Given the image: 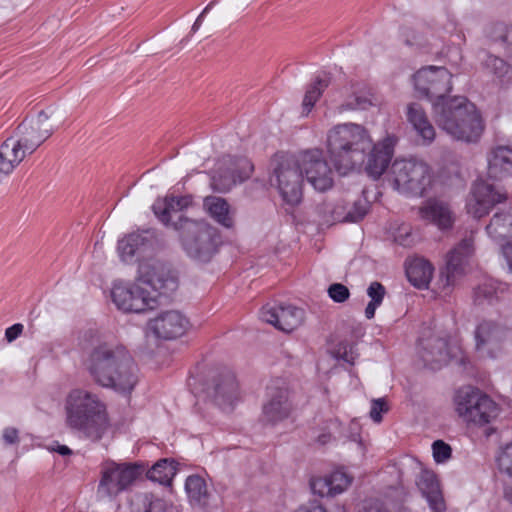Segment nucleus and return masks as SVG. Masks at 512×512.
Returning <instances> with one entry per match:
<instances>
[{
    "label": "nucleus",
    "mask_w": 512,
    "mask_h": 512,
    "mask_svg": "<svg viewBox=\"0 0 512 512\" xmlns=\"http://www.w3.org/2000/svg\"><path fill=\"white\" fill-rule=\"evenodd\" d=\"M143 472V466L138 464L111 463L107 465L102 471L98 495L102 498L118 495L127 489Z\"/></svg>",
    "instance_id": "f8f14e48"
},
{
    "label": "nucleus",
    "mask_w": 512,
    "mask_h": 512,
    "mask_svg": "<svg viewBox=\"0 0 512 512\" xmlns=\"http://www.w3.org/2000/svg\"><path fill=\"white\" fill-rule=\"evenodd\" d=\"M311 489L314 494L321 497H333L328 477H319L311 481Z\"/></svg>",
    "instance_id": "09e8293b"
},
{
    "label": "nucleus",
    "mask_w": 512,
    "mask_h": 512,
    "mask_svg": "<svg viewBox=\"0 0 512 512\" xmlns=\"http://www.w3.org/2000/svg\"><path fill=\"white\" fill-rule=\"evenodd\" d=\"M389 407L384 398L373 399L371 402L370 417L374 422H381L382 413L388 412Z\"/></svg>",
    "instance_id": "3c124183"
},
{
    "label": "nucleus",
    "mask_w": 512,
    "mask_h": 512,
    "mask_svg": "<svg viewBox=\"0 0 512 512\" xmlns=\"http://www.w3.org/2000/svg\"><path fill=\"white\" fill-rule=\"evenodd\" d=\"M402 37L407 46L414 47L416 49H421L428 45V38L426 34L413 27H405L402 30Z\"/></svg>",
    "instance_id": "ea45409f"
},
{
    "label": "nucleus",
    "mask_w": 512,
    "mask_h": 512,
    "mask_svg": "<svg viewBox=\"0 0 512 512\" xmlns=\"http://www.w3.org/2000/svg\"><path fill=\"white\" fill-rule=\"evenodd\" d=\"M433 116L439 128L455 140L475 143L484 131L479 111L466 97L456 96L445 103H434Z\"/></svg>",
    "instance_id": "7ed1b4c3"
},
{
    "label": "nucleus",
    "mask_w": 512,
    "mask_h": 512,
    "mask_svg": "<svg viewBox=\"0 0 512 512\" xmlns=\"http://www.w3.org/2000/svg\"><path fill=\"white\" fill-rule=\"evenodd\" d=\"M421 358L432 370L440 369L448 361L447 342L439 337L428 339L424 344Z\"/></svg>",
    "instance_id": "cd10ccee"
},
{
    "label": "nucleus",
    "mask_w": 512,
    "mask_h": 512,
    "mask_svg": "<svg viewBox=\"0 0 512 512\" xmlns=\"http://www.w3.org/2000/svg\"><path fill=\"white\" fill-rule=\"evenodd\" d=\"M504 498L512 504V486H507L504 489Z\"/></svg>",
    "instance_id": "e2e57ef3"
},
{
    "label": "nucleus",
    "mask_w": 512,
    "mask_h": 512,
    "mask_svg": "<svg viewBox=\"0 0 512 512\" xmlns=\"http://www.w3.org/2000/svg\"><path fill=\"white\" fill-rule=\"evenodd\" d=\"M330 439H331V435H330V434H326V433H324V434H321V435L318 437L317 441H318L320 444L324 445V444L328 443V442L330 441Z\"/></svg>",
    "instance_id": "0e129e2a"
},
{
    "label": "nucleus",
    "mask_w": 512,
    "mask_h": 512,
    "mask_svg": "<svg viewBox=\"0 0 512 512\" xmlns=\"http://www.w3.org/2000/svg\"><path fill=\"white\" fill-rule=\"evenodd\" d=\"M505 336L504 330L490 321H483L475 330L476 348L494 357V352L499 349Z\"/></svg>",
    "instance_id": "b1692460"
},
{
    "label": "nucleus",
    "mask_w": 512,
    "mask_h": 512,
    "mask_svg": "<svg viewBox=\"0 0 512 512\" xmlns=\"http://www.w3.org/2000/svg\"><path fill=\"white\" fill-rule=\"evenodd\" d=\"M272 166L271 184L277 187L286 203L298 204L302 199L303 172L301 164L292 155L276 154L272 160Z\"/></svg>",
    "instance_id": "0eeeda50"
},
{
    "label": "nucleus",
    "mask_w": 512,
    "mask_h": 512,
    "mask_svg": "<svg viewBox=\"0 0 512 512\" xmlns=\"http://www.w3.org/2000/svg\"><path fill=\"white\" fill-rule=\"evenodd\" d=\"M401 236L397 237L396 240L401 244V245H406L407 242L405 239H400Z\"/></svg>",
    "instance_id": "69168bd1"
},
{
    "label": "nucleus",
    "mask_w": 512,
    "mask_h": 512,
    "mask_svg": "<svg viewBox=\"0 0 512 512\" xmlns=\"http://www.w3.org/2000/svg\"><path fill=\"white\" fill-rule=\"evenodd\" d=\"M295 512H327V511L323 506H321L315 502H312V503L301 505Z\"/></svg>",
    "instance_id": "6e6d98bb"
},
{
    "label": "nucleus",
    "mask_w": 512,
    "mask_h": 512,
    "mask_svg": "<svg viewBox=\"0 0 512 512\" xmlns=\"http://www.w3.org/2000/svg\"><path fill=\"white\" fill-rule=\"evenodd\" d=\"M253 169V164L245 157H224L211 177L210 186L215 192H228L237 182L248 179Z\"/></svg>",
    "instance_id": "4468645a"
},
{
    "label": "nucleus",
    "mask_w": 512,
    "mask_h": 512,
    "mask_svg": "<svg viewBox=\"0 0 512 512\" xmlns=\"http://www.w3.org/2000/svg\"><path fill=\"white\" fill-rule=\"evenodd\" d=\"M153 211L157 218L165 225H171L175 230L180 232L178 224L184 220H190L183 216L176 206L174 196L158 199L153 204Z\"/></svg>",
    "instance_id": "7c9ffc66"
},
{
    "label": "nucleus",
    "mask_w": 512,
    "mask_h": 512,
    "mask_svg": "<svg viewBox=\"0 0 512 512\" xmlns=\"http://www.w3.org/2000/svg\"><path fill=\"white\" fill-rule=\"evenodd\" d=\"M2 439L7 445L17 444L19 442V431L14 427L5 428Z\"/></svg>",
    "instance_id": "864d4df0"
},
{
    "label": "nucleus",
    "mask_w": 512,
    "mask_h": 512,
    "mask_svg": "<svg viewBox=\"0 0 512 512\" xmlns=\"http://www.w3.org/2000/svg\"><path fill=\"white\" fill-rule=\"evenodd\" d=\"M293 410L291 393L286 386L272 384L267 387L266 401L262 406L263 421L275 425L288 419Z\"/></svg>",
    "instance_id": "2eb2a0df"
},
{
    "label": "nucleus",
    "mask_w": 512,
    "mask_h": 512,
    "mask_svg": "<svg viewBox=\"0 0 512 512\" xmlns=\"http://www.w3.org/2000/svg\"><path fill=\"white\" fill-rule=\"evenodd\" d=\"M207 396L220 408H232L238 398V383L230 371L213 376L206 387Z\"/></svg>",
    "instance_id": "6ab92c4d"
},
{
    "label": "nucleus",
    "mask_w": 512,
    "mask_h": 512,
    "mask_svg": "<svg viewBox=\"0 0 512 512\" xmlns=\"http://www.w3.org/2000/svg\"><path fill=\"white\" fill-rule=\"evenodd\" d=\"M433 457L437 463H443L451 458L452 449L450 445L442 440H436L433 445Z\"/></svg>",
    "instance_id": "a18cd8bd"
},
{
    "label": "nucleus",
    "mask_w": 512,
    "mask_h": 512,
    "mask_svg": "<svg viewBox=\"0 0 512 512\" xmlns=\"http://www.w3.org/2000/svg\"><path fill=\"white\" fill-rule=\"evenodd\" d=\"M329 297L336 303H343L350 297L349 289L341 283H333L328 288Z\"/></svg>",
    "instance_id": "de8ad7c7"
},
{
    "label": "nucleus",
    "mask_w": 512,
    "mask_h": 512,
    "mask_svg": "<svg viewBox=\"0 0 512 512\" xmlns=\"http://www.w3.org/2000/svg\"><path fill=\"white\" fill-rule=\"evenodd\" d=\"M416 484L422 495L429 503L433 512H443L445 503L442 497L437 477L433 471L422 470L417 478Z\"/></svg>",
    "instance_id": "393cba45"
},
{
    "label": "nucleus",
    "mask_w": 512,
    "mask_h": 512,
    "mask_svg": "<svg viewBox=\"0 0 512 512\" xmlns=\"http://www.w3.org/2000/svg\"><path fill=\"white\" fill-rule=\"evenodd\" d=\"M495 297L496 292L490 285L483 284L474 290V302L478 305L483 304L485 301L491 303Z\"/></svg>",
    "instance_id": "49530a36"
},
{
    "label": "nucleus",
    "mask_w": 512,
    "mask_h": 512,
    "mask_svg": "<svg viewBox=\"0 0 512 512\" xmlns=\"http://www.w3.org/2000/svg\"><path fill=\"white\" fill-rule=\"evenodd\" d=\"M329 86V79L317 78L315 83L309 86L303 99V114L307 115L317 100L322 95L323 91Z\"/></svg>",
    "instance_id": "e433bc0d"
},
{
    "label": "nucleus",
    "mask_w": 512,
    "mask_h": 512,
    "mask_svg": "<svg viewBox=\"0 0 512 512\" xmlns=\"http://www.w3.org/2000/svg\"><path fill=\"white\" fill-rule=\"evenodd\" d=\"M185 488L192 502L205 505L208 499V491L205 480L198 475H191L186 479Z\"/></svg>",
    "instance_id": "c9c22d12"
},
{
    "label": "nucleus",
    "mask_w": 512,
    "mask_h": 512,
    "mask_svg": "<svg viewBox=\"0 0 512 512\" xmlns=\"http://www.w3.org/2000/svg\"><path fill=\"white\" fill-rule=\"evenodd\" d=\"M504 253L507 257L509 268L512 271V246L506 247Z\"/></svg>",
    "instance_id": "680f3d73"
},
{
    "label": "nucleus",
    "mask_w": 512,
    "mask_h": 512,
    "mask_svg": "<svg viewBox=\"0 0 512 512\" xmlns=\"http://www.w3.org/2000/svg\"><path fill=\"white\" fill-rule=\"evenodd\" d=\"M19 144L14 143V137H8L0 145V177L4 178L10 175L14 169L26 157L24 152L18 148Z\"/></svg>",
    "instance_id": "c85d7f7f"
},
{
    "label": "nucleus",
    "mask_w": 512,
    "mask_h": 512,
    "mask_svg": "<svg viewBox=\"0 0 512 512\" xmlns=\"http://www.w3.org/2000/svg\"><path fill=\"white\" fill-rule=\"evenodd\" d=\"M111 297L116 307L125 313H144L159 305V293L151 290L138 277L135 282L115 284Z\"/></svg>",
    "instance_id": "1a4fd4ad"
},
{
    "label": "nucleus",
    "mask_w": 512,
    "mask_h": 512,
    "mask_svg": "<svg viewBox=\"0 0 512 512\" xmlns=\"http://www.w3.org/2000/svg\"><path fill=\"white\" fill-rule=\"evenodd\" d=\"M390 181L402 193L423 196L431 184L430 167L416 158L396 159L390 168Z\"/></svg>",
    "instance_id": "423d86ee"
},
{
    "label": "nucleus",
    "mask_w": 512,
    "mask_h": 512,
    "mask_svg": "<svg viewBox=\"0 0 512 512\" xmlns=\"http://www.w3.org/2000/svg\"><path fill=\"white\" fill-rule=\"evenodd\" d=\"M370 207L369 201L365 197H359L358 199L354 200L352 203L348 202V208L347 211L349 214H361L359 217V221H361L365 215L368 213Z\"/></svg>",
    "instance_id": "8fccbe9b"
},
{
    "label": "nucleus",
    "mask_w": 512,
    "mask_h": 512,
    "mask_svg": "<svg viewBox=\"0 0 512 512\" xmlns=\"http://www.w3.org/2000/svg\"><path fill=\"white\" fill-rule=\"evenodd\" d=\"M327 150L335 169L342 175L362 166L367 157L365 171L375 180L386 171L394 153L390 138L373 144L368 130L356 123L338 124L330 129Z\"/></svg>",
    "instance_id": "f257e3e1"
},
{
    "label": "nucleus",
    "mask_w": 512,
    "mask_h": 512,
    "mask_svg": "<svg viewBox=\"0 0 512 512\" xmlns=\"http://www.w3.org/2000/svg\"><path fill=\"white\" fill-rule=\"evenodd\" d=\"M85 366L94 381L106 388L131 392L137 383L136 364L123 346L101 343L93 347Z\"/></svg>",
    "instance_id": "f03ea898"
},
{
    "label": "nucleus",
    "mask_w": 512,
    "mask_h": 512,
    "mask_svg": "<svg viewBox=\"0 0 512 512\" xmlns=\"http://www.w3.org/2000/svg\"><path fill=\"white\" fill-rule=\"evenodd\" d=\"M22 331L23 325L20 323H16L6 329L5 338L8 342H12L21 335Z\"/></svg>",
    "instance_id": "5fc2aeb1"
},
{
    "label": "nucleus",
    "mask_w": 512,
    "mask_h": 512,
    "mask_svg": "<svg viewBox=\"0 0 512 512\" xmlns=\"http://www.w3.org/2000/svg\"><path fill=\"white\" fill-rule=\"evenodd\" d=\"M203 207L218 224L225 228H232L234 226L233 212L224 198L206 196L203 200Z\"/></svg>",
    "instance_id": "2f4dec72"
},
{
    "label": "nucleus",
    "mask_w": 512,
    "mask_h": 512,
    "mask_svg": "<svg viewBox=\"0 0 512 512\" xmlns=\"http://www.w3.org/2000/svg\"><path fill=\"white\" fill-rule=\"evenodd\" d=\"M319 213L322 214L323 222L334 224L336 222H359L361 214H349L347 211L348 201L339 200L335 203L323 202L318 206Z\"/></svg>",
    "instance_id": "c756f323"
},
{
    "label": "nucleus",
    "mask_w": 512,
    "mask_h": 512,
    "mask_svg": "<svg viewBox=\"0 0 512 512\" xmlns=\"http://www.w3.org/2000/svg\"><path fill=\"white\" fill-rule=\"evenodd\" d=\"M487 233L496 241L512 238V212H497L486 226Z\"/></svg>",
    "instance_id": "72a5a7b5"
},
{
    "label": "nucleus",
    "mask_w": 512,
    "mask_h": 512,
    "mask_svg": "<svg viewBox=\"0 0 512 512\" xmlns=\"http://www.w3.org/2000/svg\"><path fill=\"white\" fill-rule=\"evenodd\" d=\"M176 474L174 461L161 459L147 471V478L160 484L169 485Z\"/></svg>",
    "instance_id": "f704fd0d"
},
{
    "label": "nucleus",
    "mask_w": 512,
    "mask_h": 512,
    "mask_svg": "<svg viewBox=\"0 0 512 512\" xmlns=\"http://www.w3.org/2000/svg\"><path fill=\"white\" fill-rule=\"evenodd\" d=\"M301 168L315 190L324 192L333 186L332 169L320 150L305 152L302 155Z\"/></svg>",
    "instance_id": "dca6fc26"
},
{
    "label": "nucleus",
    "mask_w": 512,
    "mask_h": 512,
    "mask_svg": "<svg viewBox=\"0 0 512 512\" xmlns=\"http://www.w3.org/2000/svg\"><path fill=\"white\" fill-rule=\"evenodd\" d=\"M53 134V128L49 123V115L40 111L36 117L25 119L16 129L14 143L26 154H32Z\"/></svg>",
    "instance_id": "ddd939ff"
},
{
    "label": "nucleus",
    "mask_w": 512,
    "mask_h": 512,
    "mask_svg": "<svg viewBox=\"0 0 512 512\" xmlns=\"http://www.w3.org/2000/svg\"><path fill=\"white\" fill-rule=\"evenodd\" d=\"M496 462L501 473L512 477V441L500 449Z\"/></svg>",
    "instance_id": "79ce46f5"
},
{
    "label": "nucleus",
    "mask_w": 512,
    "mask_h": 512,
    "mask_svg": "<svg viewBox=\"0 0 512 512\" xmlns=\"http://www.w3.org/2000/svg\"><path fill=\"white\" fill-rule=\"evenodd\" d=\"M65 411L67 426L93 441L101 439L107 429L105 406L88 391L72 390L66 398Z\"/></svg>",
    "instance_id": "20e7f679"
},
{
    "label": "nucleus",
    "mask_w": 512,
    "mask_h": 512,
    "mask_svg": "<svg viewBox=\"0 0 512 512\" xmlns=\"http://www.w3.org/2000/svg\"><path fill=\"white\" fill-rule=\"evenodd\" d=\"M372 105V100L367 96L354 95L352 100H348L345 103L338 106V111L343 112L346 110H355V109H367Z\"/></svg>",
    "instance_id": "37998d69"
},
{
    "label": "nucleus",
    "mask_w": 512,
    "mask_h": 512,
    "mask_svg": "<svg viewBox=\"0 0 512 512\" xmlns=\"http://www.w3.org/2000/svg\"><path fill=\"white\" fill-rule=\"evenodd\" d=\"M422 219L429 221L444 231L451 229L455 218L450 206L440 200L429 199L419 209Z\"/></svg>",
    "instance_id": "5701e85b"
},
{
    "label": "nucleus",
    "mask_w": 512,
    "mask_h": 512,
    "mask_svg": "<svg viewBox=\"0 0 512 512\" xmlns=\"http://www.w3.org/2000/svg\"><path fill=\"white\" fill-rule=\"evenodd\" d=\"M54 451H56L57 453L63 455V456H66V455H71L72 454V450L65 446V445H57V448L56 449H53Z\"/></svg>",
    "instance_id": "052dcab7"
},
{
    "label": "nucleus",
    "mask_w": 512,
    "mask_h": 512,
    "mask_svg": "<svg viewBox=\"0 0 512 512\" xmlns=\"http://www.w3.org/2000/svg\"><path fill=\"white\" fill-rule=\"evenodd\" d=\"M415 89L434 103H445L452 90V74L445 67L429 66L418 70L414 76Z\"/></svg>",
    "instance_id": "9d476101"
},
{
    "label": "nucleus",
    "mask_w": 512,
    "mask_h": 512,
    "mask_svg": "<svg viewBox=\"0 0 512 512\" xmlns=\"http://www.w3.org/2000/svg\"><path fill=\"white\" fill-rule=\"evenodd\" d=\"M138 278L151 290H157L159 297L168 296L178 288V278L169 265L157 258L141 260Z\"/></svg>",
    "instance_id": "9b49d317"
},
{
    "label": "nucleus",
    "mask_w": 512,
    "mask_h": 512,
    "mask_svg": "<svg viewBox=\"0 0 512 512\" xmlns=\"http://www.w3.org/2000/svg\"><path fill=\"white\" fill-rule=\"evenodd\" d=\"M456 412L467 423L483 426L498 415L497 404L479 389L464 387L455 396Z\"/></svg>",
    "instance_id": "6e6552de"
},
{
    "label": "nucleus",
    "mask_w": 512,
    "mask_h": 512,
    "mask_svg": "<svg viewBox=\"0 0 512 512\" xmlns=\"http://www.w3.org/2000/svg\"><path fill=\"white\" fill-rule=\"evenodd\" d=\"M188 325V319L181 312L169 310L151 319L148 329L159 339L172 340L182 336Z\"/></svg>",
    "instance_id": "aec40b11"
},
{
    "label": "nucleus",
    "mask_w": 512,
    "mask_h": 512,
    "mask_svg": "<svg viewBox=\"0 0 512 512\" xmlns=\"http://www.w3.org/2000/svg\"><path fill=\"white\" fill-rule=\"evenodd\" d=\"M354 346L348 342H340L334 349L333 354L337 359L353 365L356 359V355L353 351Z\"/></svg>",
    "instance_id": "c03bdc74"
},
{
    "label": "nucleus",
    "mask_w": 512,
    "mask_h": 512,
    "mask_svg": "<svg viewBox=\"0 0 512 512\" xmlns=\"http://www.w3.org/2000/svg\"><path fill=\"white\" fill-rule=\"evenodd\" d=\"M260 317L266 323L275 326L283 332H292L298 328L305 318L303 309L291 304H266L260 312Z\"/></svg>",
    "instance_id": "f3484780"
},
{
    "label": "nucleus",
    "mask_w": 512,
    "mask_h": 512,
    "mask_svg": "<svg viewBox=\"0 0 512 512\" xmlns=\"http://www.w3.org/2000/svg\"><path fill=\"white\" fill-rule=\"evenodd\" d=\"M214 5V1L210 2L205 8L204 10L201 12V14L197 17L196 21L194 22L193 26H192V32L195 33L196 31L199 30L202 22H203V19H204V16L208 13V11L211 9V7Z\"/></svg>",
    "instance_id": "4d7b16f0"
},
{
    "label": "nucleus",
    "mask_w": 512,
    "mask_h": 512,
    "mask_svg": "<svg viewBox=\"0 0 512 512\" xmlns=\"http://www.w3.org/2000/svg\"><path fill=\"white\" fill-rule=\"evenodd\" d=\"M506 198V194L496 191L493 185L480 181L473 186L467 209L475 218H481L487 215L495 204L505 201Z\"/></svg>",
    "instance_id": "412c9836"
},
{
    "label": "nucleus",
    "mask_w": 512,
    "mask_h": 512,
    "mask_svg": "<svg viewBox=\"0 0 512 512\" xmlns=\"http://www.w3.org/2000/svg\"><path fill=\"white\" fill-rule=\"evenodd\" d=\"M2 179H3V178H1V177H0V183L2 182Z\"/></svg>",
    "instance_id": "338daca9"
},
{
    "label": "nucleus",
    "mask_w": 512,
    "mask_h": 512,
    "mask_svg": "<svg viewBox=\"0 0 512 512\" xmlns=\"http://www.w3.org/2000/svg\"><path fill=\"white\" fill-rule=\"evenodd\" d=\"M484 64L486 68L490 69L502 81L509 82L512 80V67L503 59L489 55Z\"/></svg>",
    "instance_id": "4c0bfd02"
},
{
    "label": "nucleus",
    "mask_w": 512,
    "mask_h": 512,
    "mask_svg": "<svg viewBox=\"0 0 512 512\" xmlns=\"http://www.w3.org/2000/svg\"><path fill=\"white\" fill-rule=\"evenodd\" d=\"M488 176L495 180L512 174V148L497 146L488 153Z\"/></svg>",
    "instance_id": "a878e982"
},
{
    "label": "nucleus",
    "mask_w": 512,
    "mask_h": 512,
    "mask_svg": "<svg viewBox=\"0 0 512 512\" xmlns=\"http://www.w3.org/2000/svg\"><path fill=\"white\" fill-rule=\"evenodd\" d=\"M174 200H175L176 206L178 207V209L180 210L181 213H182L183 209L187 208L192 203V199L190 196L174 197Z\"/></svg>",
    "instance_id": "13d9d810"
},
{
    "label": "nucleus",
    "mask_w": 512,
    "mask_h": 512,
    "mask_svg": "<svg viewBox=\"0 0 512 512\" xmlns=\"http://www.w3.org/2000/svg\"><path fill=\"white\" fill-rule=\"evenodd\" d=\"M328 478L333 496L345 491L352 482V477L340 470L334 471Z\"/></svg>",
    "instance_id": "a19ab883"
},
{
    "label": "nucleus",
    "mask_w": 512,
    "mask_h": 512,
    "mask_svg": "<svg viewBox=\"0 0 512 512\" xmlns=\"http://www.w3.org/2000/svg\"><path fill=\"white\" fill-rule=\"evenodd\" d=\"M407 119L422 138L424 144H431L434 141L435 129L420 104L410 103L407 106Z\"/></svg>",
    "instance_id": "bb28decb"
},
{
    "label": "nucleus",
    "mask_w": 512,
    "mask_h": 512,
    "mask_svg": "<svg viewBox=\"0 0 512 512\" xmlns=\"http://www.w3.org/2000/svg\"><path fill=\"white\" fill-rule=\"evenodd\" d=\"M182 248L191 259L208 263L222 245L219 230L205 221L184 220L178 224Z\"/></svg>",
    "instance_id": "39448f33"
},
{
    "label": "nucleus",
    "mask_w": 512,
    "mask_h": 512,
    "mask_svg": "<svg viewBox=\"0 0 512 512\" xmlns=\"http://www.w3.org/2000/svg\"><path fill=\"white\" fill-rule=\"evenodd\" d=\"M381 303L370 301L365 308V316L367 319H372L375 316V311Z\"/></svg>",
    "instance_id": "bf43d9fd"
},
{
    "label": "nucleus",
    "mask_w": 512,
    "mask_h": 512,
    "mask_svg": "<svg viewBox=\"0 0 512 512\" xmlns=\"http://www.w3.org/2000/svg\"><path fill=\"white\" fill-rule=\"evenodd\" d=\"M473 237H465L446 258L445 271L441 273L446 278V285H453L465 273V267L474 252Z\"/></svg>",
    "instance_id": "4be33fe9"
},
{
    "label": "nucleus",
    "mask_w": 512,
    "mask_h": 512,
    "mask_svg": "<svg viewBox=\"0 0 512 512\" xmlns=\"http://www.w3.org/2000/svg\"><path fill=\"white\" fill-rule=\"evenodd\" d=\"M158 241L153 231L131 233L118 242V251L123 261H131L135 256L139 261L146 260L157 247Z\"/></svg>",
    "instance_id": "a211bd4d"
},
{
    "label": "nucleus",
    "mask_w": 512,
    "mask_h": 512,
    "mask_svg": "<svg viewBox=\"0 0 512 512\" xmlns=\"http://www.w3.org/2000/svg\"><path fill=\"white\" fill-rule=\"evenodd\" d=\"M434 268L423 258H414L406 265L408 281L416 288H427L433 275Z\"/></svg>",
    "instance_id": "473e14b6"
},
{
    "label": "nucleus",
    "mask_w": 512,
    "mask_h": 512,
    "mask_svg": "<svg viewBox=\"0 0 512 512\" xmlns=\"http://www.w3.org/2000/svg\"><path fill=\"white\" fill-rule=\"evenodd\" d=\"M489 37L495 42H501L507 52L512 56V25L503 23L494 24L489 32Z\"/></svg>",
    "instance_id": "58836bf2"
},
{
    "label": "nucleus",
    "mask_w": 512,
    "mask_h": 512,
    "mask_svg": "<svg viewBox=\"0 0 512 512\" xmlns=\"http://www.w3.org/2000/svg\"><path fill=\"white\" fill-rule=\"evenodd\" d=\"M367 294L371 298V301L382 303L386 290L380 282L374 281L369 285Z\"/></svg>",
    "instance_id": "603ef678"
}]
</instances>
